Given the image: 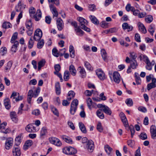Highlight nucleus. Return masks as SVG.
Masks as SVG:
<instances>
[{
	"instance_id": "obj_1",
	"label": "nucleus",
	"mask_w": 156,
	"mask_h": 156,
	"mask_svg": "<svg viewBox=\"0 0 156 156\" xmlns=\"http://www.w3.org/2000/svg\"><path fill=\"white\" fill-rule=\"evenodd\" d=\"M140 60L143 59L144 61L146 64V69L149 70L152 69V66L154 65L155 62L154 61L150 62L148 58L144 55H141L140 56Z\"/></svg>"
},
{
	"instance_id": "obj_2",
	"label": "nucleus",
	"mask_w": 156,
	"mask_h": 156,
	"mask_svg": "<svg viewBox=\"0 0 156 156\" xmlns=\"http://www.w3.org/2000/svg\"><path fill=\"white\" fill-rule=\"evenodd\" d=\"M77 20L79 22L80 27L82 29L88 32L90 31V29L86 26L88 22L86 19L82 17H78L77 18Z\"/></svg>"
},
{
	"instance_id": "obj_3",
	"label": "nucleus",
	"mask_w": 156,
	"mask_h": 156,
	"mask_svg": "<svg viewBox=\"0 0 156 156\" xmlns=\"http://www.w3.org/2000/svg\"><path fill=\"white\" fill-rule=\"evenodd\" d=\"M78 103V101L76 99H74L72 102L70 110V113L71 114L74 115V114L76 109Z\"/></svg>"
},
{
	"instance_id": "obj_4",
	"label": "nucleus",
	"mask_w": 156,
	"mask_h": 156,
	"mask_svg": "<svg viewBox=\"0 0 156 156\" xmlns=\"http://www.w3.org/2000/svg\"><path fill=\"white\" fill-rule=\"evenodd\" d=\"M42 36V33L41 30L39 29H38L35 31L34 36V39L36 41H39Z\"/></svg>"
},
{
	"instance_id": "obj_5",
	"label": "nucleus",
	"mask_w": 156,
	"mask_h": 156,
	"mask_svg": "<svg viewBox=\"0 0 156 156\" xmlns=\"http://www.w3.org/2000/svg\"><path fill=\"white\" fill-rule=\"evenodd\" d=\"M13 143V139L11 137L7 139L5 144V147L7 150H9L11 148Z\"/></svg>"
},
{
	"instance_id": "obj_6",
	"label": "nucleus",
	"mask_w": 156,
	"mask_h": 156,
	"mask_svg": "<svg viewBox=\"0 0 156 156\" xmlns=\"http://www.w3.org/2000/svg\"><path fill=\"white\" fill-rule=\"evenodd\" d=\"M50 143L57 146H60L62 145V143L59 139L57 138L52 137L49 138Z\"/></svg>"
},
{
	"instance_id": "obj_7",
	"label": "nucleus",
	"mask_w": 156,
	"mask_h": 156,
	"mask_svg": "<svg viewBox=\"0 0 156 156\" xmlns=\"http://www.w3.org/2000/svg\"><path fill=\"white\" fill-rule=\"evenodd\" d=\"M86 148L89 152H93L94 148V143L92 140H88L86 145Z\"/></svg>"
},
{
	"instance_id": "obj_8",
	"label": "nucleus",
	"mask_w": 156,
	"mask_h": 156,
	"mask_svg": "<svg viewBox=\"0 0 156 156\" xmlns=\"http://www.w3.org/2000/svg\"><path fill=\"white\" fill-rule=\"evenodd\" d=\"M96 73L100 80H103L105 79V74L101 69H97L96 70Z\"/></svg>"
},
{
	"instance_id": "obj_9",
	"label": "nucleus",
	"mask_w": 156,
	"mask_h": 156,
	"mask_svg": "<svg viewBox=\"0 0 156 156\" xmlns=\"http://www.w3.org/2000/svg\"><path fill=\"white\" fill-rule=\"evenodd\" d=\"M113 77L115 83H119L120 81V76L119 73L117 71L114 72L113 74Z\"/></svg>"
},
{
	"instance_id": "obj_10",
	"label": "nucleus",
	"mask_w": 156,
	"mask_h": 156,
	"mask_svg": "<svg viewBox=\"0 0 156 156\" xmlns=\"http://www.w3.org/2000/svg\"><path fill=\"white\" fill-rule=\"evenodd\" d=\"M156 79L155 78H152V82L148 83L147 85V90H150L151 89L153 88L156 87Z\"/></svg>"
},
{
	"instance_id": "obj_11",
	"label": "nucleus",
	"mask_w": 156,
	"mask_h": 156,
	"mask_svg": "<svg viewBox=\"0 0 156 156\" xmlns=\"http://www.w3.org/2000/svg\"><path fill=\"white\" fill-rule=\"evenodd\" d=\"M12 154L13 156H20L21 152L20 148L19 146L13 147L12 150Z\"/></svg>"
},
{
	"instance_id": "obj_12",
	"label": "nucleus",
	"mask_w": 156,
	"mask_h": 156,
	"mask_svg": "<svg viewBox=\"0 0 156 156\" xmlns=\"http://www.w3.org/2000/svg\"><path fill=\"white\" fill-rule=\"evenodd\" d=\"M25 7V5H24L21 1H19L17 5L16 6L15 9L16 12H20L23 11Z\"/></svg>"
},
{
	"instance_id": "obj_13",
	"label": "nucleus",
	"mask_w": 156,
	"mask_h": 156,
	"mask_svg": "<svg viewBox=\"0 0 156 156\" xmlns=\"http://www.w3.org/2000/svg\"><path fill=\"white\" fill-rule=\"evenodd\" d=\"M150 132L151 138L153 139H154L156 137V128L155 125H152L151 126Z\"/></svg>"
},
{
	"instance_id": "obj_14",
	"label": "nucleus",
	"mask_w": 156,
	"mask_h": 156,
	"mask_svg": "<svg viewBox=\"0 0 156 156\" xmlns=\"http://www.w3.org/2000/svg\"><path fill=\"white\" fill-rule=\"evenodd\" d=\"M26 130L28 132H35L36 131L35 127L32 124L28 125L25 127Z\"/></svg>"
},
{
	"instance_id": "obj_15",
	"label": "nucleus",
	"mask_w": 156,
	"mask_h": 156,
	"mask_svg": "<svg viewBox=\"0 0 156 156\" xmlns=\"http://www.w3.org/2000/svg\"><path fill=\"white\" fill-rule=\"evenodd\" d=\"M50 10L53 14V17H57L58 16V12L56 10V8L53 4H50L49 5Z\"/></svg>"
},
{
	"instance_id": "obj_16",
	"label": "nucleus",
	"mask_w": 156,
	"mask_h": 156,
	"mask_svg": "<svg viewBox=\"0 0 156 156\" xmlns=\"http://www.w3.org/2000/svg\"><path fill=\"white\" fill-rule=\"evenodd\" d=\"M122 27L124 30H127L128 32L132 31L133 28L132 26L128 24L127 23H123Z\"/></svg>"
},
{
	"instance_id": "obj_17",
	"label": "nucleus",
	"mask_w": 156,
	"mask_h": 156,
	"mask_svg": "<svg viewBox=\"0 0 156 156\" xmlns=\"http://www.w3.org/2000/svg\"><path fill=\"white\" fill-rule=\"evenodd\" d=\"M56 24L58 30L59 31L61 30L63 27V24L62 20L60 18H58L57 20Z\"/></svg>"
},
{
	"instance_id": "obj_18",
	"label": "nucleus",
	"mask_w": 156,
	"mask_h": 156,
	"mask_svg": "<svg viewBox=\"0 0 156 156\" xmlns=\"http://www.w3.org/2000/svg\"><path fill=\"white\" fill-rule=\"evenodd\" d=\"M7 125V123L5 122H3L0 125V132L5 133H8L9 130L7 129H5V127Z\"/></svg>"
},
{
	"instance_id": "obj_19",
	"label": "nucleus",
	"mask_w": 156,
	"mask_h": 156,
	"mask_svg": "<svg viewBox=\"0 0 156 156\" xmlns=\"http://www.w3.org/2000/svg\"><path fill=\"white\" fill-rule=\"evenodd\" d=\"M33 144V141L31 140H27L23 145V148L24 150H27Z\"/></svg>"
},
{
	"instance_id": "obj_20",
	"label": "nucleus",
	"mask_w": 156,
	"mask_h": 156,
	"mask_svg": "<svg viewBox=\"0 0 156 156\" xmlns=\"http://www.w3.org/2000/svg\"><path fill=\"white\" fill-rule=\"evenodd\" d=\"M4 104L5 108L7 109H9L11 107L10 100L8 98H5L4 100Z\"/></svg>"
},
{
	"instance_id": "obj_21",
	"label": "nucleus",
	"mask_w": 156,
	"mask_h": 156,
	"mask_svg": "<svg viewBox=\"0 0 156 156\" xmlns=\"http://www.w3.org/2000/svg\"><path fill=\"white\" fill-rule=\"evenodd\" d=\"M138 27L139 30L142 33L145 34L147 32L146 30L144 24L141 22H139L138 23Z\"/></svg>"
},
{
	"instance_id": "obj_22",
	"label": "nucleus",
	"mask_w": 156,
	"mask_h": 156,
	"mask_svg": "<svg viewBox=\"0 0 156 156\" xmlns=\"http://www.w3.org/2000/svg\"><path fill=\"white\" fill-rule=\"evenodd\" d=\"M41 12L40 9L37 10V13L34 16V18L36 21H38L41 17Z\"/></svg>"
},
{
	"instance_id": "obj_23",
	"label": "nucleus",
	"mask_w": 156,
	"mask_h": 156,
	"mask_svg": "<svg viewBox=\"0 0 156 156\" xmlns=\"http://www.w3.org/2000/svg\"><path fill=\"white\" fill-rule=\"evenodd\" d=\"M89 18L92 22L94 24L96 25L99 24V21L94 16L90 15V16Z\"/></svg>"
},
{
	"instance_id": "obj_24",
	"label": "nucleus",
	"mask_w": 156,
	"mask_h": 156,
	"mask_svg": "<svg viewBox=\"0 0 156 156\" xmlns=\"http://www.w3.org/2000/svg\"><path fill=\"white\" fill-rule=\"evenodd\" d=\"M47 133V129L45 127H43L41 129L40 133V136L41 138H44Z\"/></svg>"
},
{
	"instance_id": "obj_25",
	"label": "nucleus",
	"mask_w": 156,
	"mask_h": 156,
	"mask_svg": "<svg viewBox=\"0 0 156 156\" xmlns=\"http://www.w3.org/2000/svg\"><path fill=\"white\" fill-rule=\"evenodd\" d=\"M69 70L70 74L73 76H75L76 75V69L74 66L71 65L69 67Z\"/></svg>"
},
{
	"instance_id": "obj_26",
	"label": "nucleus",
	"mask_w": 156,
	"mask_h": 156,
	"mask_svg": "<svg viewBox=\"0 0 156 156\" xmlns=\"http://www.w3.org/2000/svg\"><path fill=\"white\" fill-rule=\"evenodd\" d=\"M10 117L12 120L15 122L17 121V116L16 112H12L10 113Z\"/></svg>"
},
{
	"instance_id": "obj_27",
	"label": "nucleus",
	"mask_w": 156,
	"mask_h": 156,
	"mask_svg": "<svg viewBox=\"0 0 156 156\" xmlns=\"http://www.w3.org/2000/svg\"><path fill=\"white\" fill-rule=\"evenodd\" d=\"M55 88L56 93L57 95H59L61 93V88L59 83L57 82L55 83Z\"/></svg>"
},
{
	"instance_id": "obj_28",
	"label": "nucleus",
	"mask_w": 156,
	"mask_h": 156,
	"mask_svg": "<svg viewBox=\"0 0 156 156\" xmlns=\"http://www.w3.org/2000/svg\"><path fill=\"white\" fill-rule=\"evenodd\" d=\"M13 43L14 44L11 48V51L14 52H16L17 50V48L19 45V42L17 41H16Z\"/></svg>"
},
{
	"instance_id": "obj_29",
	"label": "nucleus",
	"mask_w": 156,
	"mask_h": 156,
	"mask_svg": "<svg viewBox=\"0 0 156 156\" xmlns=\"http://www.w3.org/2000/svg\"><path fill=\"white\" fill-rule=\"evenodd\" d=\"M79 126L82 132L84 133H86L87 130L84 124L81 122H79Z\"/></svg>"
},
{
	"instance_id": "obj_30",
	"label": "nucleus",
	"mask_w": 156,
	"mask_h": 156,
	"mask_svg": "<svg viewBox=\"0 0 156 156\" xmlns=\"http://www.w3.org/2000/svg\"><path fill=\"white\" fill-rule=\"evenodd\" d=\"M78 70L79 71V72L82 78H84L86 76V72L84 68L80 67L78 68Z\"/></svg>"
},
{
	"instance_id": "obj_31",
	"label": "nucleus",
	"mask_w": 156,
	"mask_h": 156,
	"mask_svg": "<svg viewBox=\"0 0 156 156\" xmlns=\"http://www.w3.org/2000/svg\"><path fill=\"white\" fill-rule=\"evenodd\" d=\"M74 30L76 34L78 36H81L83 34L84 32L78 27L77 28H75Z\"/></svg>"
},
{
	"instance_id": "obj_32",
	"label": "nucleus",
	"mask_w": 156,
	"mask_h": 156,
	"mask_svg": "<svg viewBox=\"0 0 156 156\" xmlns=\"http://www.w3.org/2000/svg\"><path fill=\"white\" fill-rule=\"evenodd\" d=\"M102 110L101 109H99L96 112L97 115L98 117L101 119H103L104 118V115L102 112Z\"/></svg>"
},
{
	"instance_id": "obj_33",
	"label": "nucleus",
	"mask_w": 156,
	"mask_h": 156,
	"mask_svg": "<svg viewBox=\"0 0 156 156\" xmlns=\"http://www.w3.org/2000/svg\"><path fill=\"white\" fill-rule=\"evenodd\" d=\"M45 61L44 59H42L38 62V69L40 70L42 67L44 66L45 64Z\"/></svg>"
},
{
	"instance_id": "obj_34",
	"label": "nucleus",
	"mask_w": 156,
	"mask_h": 156,
	"mask_svg": "<svg viewBox=\"0 0 156 156\" xmlns=\"http://www.w3.org/2000/svg\"><path fill=\"white\" fill-rule=\"evenodd\" d=\"M102 110L105 113L109 115H111L112 111L108 106H105V108Z\"/></svg>"
},
{
	"instance_id": "obj_35",
	"label": "nucleus",
	"mask_w": 156,
	"mask_h": 156,
	"mask_svg": "<svg viewBox=\"0 0 156 156\" xmlns=\"http://www.w3.org/2000/svg\"><path fill=\"white\" fill-rule=\"evenodd\" d=\"M104 148L105 151L108 154H110L112 150V149L108 145H105Z\"/></svg>"
},
{
	"instance_id": "obj_36",
	"label": "nucleus",
	"mask_w": 156,
	"mask_h": 156,
	"mask_svg": "<svg viewBox=\"0 0 156 156\" xmlns=\"http://www.w3.org/2000/svg\"><path fill=\"white\" fill-rule=\"evenodd\" d=\"M145 22L147 23H150L153 20V17L151 15H148L145 16Z\"/></svg>"
},
{
	"instance_id": "obj_37",
	"label": "nucleus",
	"mask_w": 156,
	"mask_h": 156,
	"mask_svg": "<svg viewBox=\"0 0 156 156\" xmlns=\"http://www.w3.org/2000/svg\"><path fill=\"white\" fill-rule=\"evenodd\" d=\"M77 152V151L73 147L69 146V154H75Z\"/></svg>"
},
{
	"instance_id": "obj_38",
	"label": "nucleus",
	"mask_w": 156,
	"mask_h": 156,
	"mask_svg": "<svg viewBox=\"0 0 156 156\" xmlns=\"http://www.w3.org/2000/svg\"><path fill=\"white\" fill-rule=\"evenodd\" d=\"M138 64L136 61L135 60L132 61L131 62L130 66L133 69H135L136 68Z\"/></svg>"
},
{
	"instance_id": "obj_39",
	"label": "nucleus",
	"mask_w": 156,
	"mask_h": 156,
	"mask_svg": "<svg viewBox=\"0 0 156 156\" xmlns=\"http://www.w3.org/2000/svg\"><path fill=\"white\" fill-rule=\"evenodd\" d=\"M13 64V62L12 61H9L7 63L6 66L5 68V70L6 71V72L9 70Z\"/></svg>"
},
{
	"instance_id": "obj_40",
	"label": "nucleus",
	"mask_w": 156,
	"mask_h": 156,
	"mask_svg": "<svg viewBox=\"0 0 156 156\" xmlns=\"http://www.w3.org/2000/svg\"><path fill=\"white\" fill-rule=\"evenodd\" d=\"M21 136H17L15 140V144L16 146H18V145L20 144L21 142Z\"/></svg>"
},
{
	"instance_id": "obj_41",
	"label": "nucleus",
	"mask_w": 156,
	"mask_h": 156,
	"mask_svg": "<svg viewBox=\"0 0 156 156\" xmlns=\"http://www.w3.org/2000/svg\"><path fill=\"white\" fill-rule=\"evenodd\" d=\"M148 31L151 35H153L154 32V24H151L149 27Z\"/></svg>"
},
{
	"instance_id": "obj_42",
	"label": "nucleus",
	"mask_w": 156,
	"mask_h": 156,
	"mask_svg": "<svg viewBox=\"0 0 156 156\" xmlns=\"http://www.w3.org/2000/svg\"><path fill=\"white\" fill-rule=\"evenodd\" d=\"M48 1L49 5L50 4H55L57 6H58L59 5V0H48Z\"/></svg>"
},
{
	"instance_id": "obj_43",
	"label": "nucleus",
	"mask_w": 156,
	"mask_h": 156,
	"mask_svg": "<svg viewBox=\"0 0 156 156\" xmlns=\"http://www.w3.org/2000/svg\"><path fill=\"white\" fill-rule=\"evenodd\" d=\"M84 66L88 70L92 71L93 70V68L92 67L91 65L87 62H85Z\"/></svg>"
},
{
	"instance_id": "obj_44",
	"label": "nucleus",
	"mask_w": 156,
	"mask_h": 156,
	"mask_svg": "<svg viewBox=\"0 0 156 156\" xmlns=\"http://www.w3.org/2000/svg\"><path fill=\"white\" fill-rule=\"evenodd\" d=\"M11 24L8 22H5L2 25V27L3 28L7 29L11 27Z\"/></svg>"
},
{
	"instance_id": "obj_45",
	"label": "nucleus",
	"mask_w": 156,
	"mask_h": 156,
	"mask_svg": "<svg viewBox=\"0 0 156 156\" xmlns=\"http://www.w3.org/2000/svg\"><path fill=\"white\" fill-rule=\"evenodd\" d=\"M26 26L28 30L33 29L32 28V23L30 20H29L26 23Z\"/></svg>"
},
{
	"instance_id": "obj_46",
	"label": "nucleus",
	"mask_w": 156,
	"mask_h": 156,
	"mask_svg": "<svg viewBox=\"0 0 156 156\" xmlns=\"http://www.w3.org/2000/svg\"><path fill=\"white\" fill-rule=\"evenodd\" d=\"M40 88L39 87H38L34 91V93H33V97L35 98L37 97L40 93Z\"/></svg>"
},
{
	"instance_id": "obj_47",
	"label": "nucleus",
	"mask_w": 156,
	"mask_h": 156,
	"mask_svg": "<svg viewBox=\"0 0 156 156\" xmlns=\"http://www.w3.org/2000/svg\"><path fill=\"white\" fill-rule=\"evenodd\" d=\"M125 103L129 106H132L133 103V101L131 98L127 99L125 101Z\"/></svg>"
},
{
	"instance_id": "obj_48",
	"label": "nucleus",
	"mask_w": 156,
	"mask_h": 156,
	"mask_svg": "<svg viewBox=\"0 0 156 156\" xmlns=\"http://www.w3.org/2000/svg\"><path fill=\"white\" fill-rule=\"evenodd\" d=\"M44 44V41L43 39H41L40 42H38L37 44V48L41 49L43 46Z\"/></svg>"
},
{
	"instance_id": "obj_49",
	"label": "nucleus",
	"mask_w": 156,
	"mask_h": 156,
	"mask_svg": "<svg viewBox=\"0 0 156 156\" xmlns=\"http://www.w3.org/2000/svg\"><path fill=\"white\" fill-rule=\"evenodd\" d=\"M75 93L74 91L70 90L69 91V100L74 98Z\"/></svg>"
},
{
	"instance_id": "obj_50",
	"label": "nucleus",
	"mask_w": 156,
	"mask_h": 156,
	"mask_svg": "<svg viewBox=\"0 0 156 156\" xmlns=\"http://www.w3.org/2000/svg\"><path fill=\"white\" fill-rule=\"evenodd\" d=\"M108 23L106 22L105 21H102L101 22V26L104 28H107L108 27Z\"/></svg>"
},
{
	"instance_id": "obj_51",
	"label": "nucleus",
	"mask_w": 156,
	"mask_h": 156,
	"mask_svg": "<svg viewBox=\"0 0 156 156\" xmlns=\"http://www.w3.org/2000/svg\"><path fill=\"white\" fill-rule=\"evenodd\" d=\"M17 33L15 32L12 35L11 40V42L12 43H13L15 42V41L17 37Z\"/></svg>"
},
{
	"instance_id": "obj_52",
	"label": "nucleus",
	"mask_w": 156,
	"mask_h": 156,
	"mask_svg": "<svg viewBox=\"0 0 156 156\" xmlns=\"http://www.w3.org/2000/svg\"><path fill=\"white\" fill-rule=\"evenodd\" d=\"M122 122H123L125 127H127L128 126V123L127 119L126 116L123 118H121Z\"/></svg>"
},
{
	"instance_id": "obj_53",
	"label": "nucleus",
	"mask_w": 156,
	"mask_h": 156,
	"mask_svg": "<svg viewBox=\"0 0 156 156\" xmlns=\"http://www.w3.org/2000/svg\"><path fill=\"white\" fill-rule=\"evenodd\" d=\"M87 102L88 107L89 108H90L91 106L92 105L93 103L91 99L90 98H88L87 100Z\"/></svg>"
},
{
	"instance_id": "obj_54",
	"label": "nucleus",
	"mask_w": 156,
	"mask_h": 156,
	"mask_svg": "<svg viewBox=\"0 0 156 156\" xmlns=\"http://www.w3.org/2000/svg\"><path fill=\"white\" fill-rule=\"evenodd\" d=\"M140 139L143 140H145L147 138V134L145 133H141L140 135Z\"/></svg>"
},
{
	"instance_id": "obj_55",
	"label": "nucleus",
	"mask_w": 156,
	"mask_h": 156,
	"mask_svg": "<svg viewBox=\"0 0 156 156\" xmlns=\"http://www.w3.org/2000/svg\"><path fill=\"white\" fill-rule=\"evenodd\" d=\"M57 50L55 48H54L52 49V52L53 55L56 57H58L59 55V53H58Z\"/></svg>"
},
{
	"instance_id": "obj_56",
	"label": "nucleus",
	"mask_w": 156,
	"mask_h": 156,
	"mask_svg": "<svg viewBox=\"0 0 156 156\" xmlns=\"http://www.w3.org/2000/svg\"><path fill=\"white\" fill-rule=\"evenodd\" d=\"M118 30V29L116 27H114L109 29V31L110 33H112L116 32Z\"/></svg>"
},
{
	"instance_id": "obj_57",
	"label": "nucleus",
	"mask_w": 156,
	"mask_h": 156,
	"mask_svg": "<svg viewBox=\"0 0 156 156\" xmlns=\"http://www.w3.org/2000/svg\"><path fill=\"white\" fill-rule=\"evenodd\" d=\"M33 44L34 42L32 39V37H31L28 42V48L30 49L32 48Z\"/></svg>"
},
{
	"instance_id": "obj_58",
	"label": "nucleus",
	"mask_w": 156,
	"mask_h": 156,
	"mask_svg": "<svg viewBox=\"0 0 156 156\" xmlns=\"http://www.w3.org/2000/svg\"><path fill=\"white\" fill-rule=\"evenodd\" d=\"M138 110L143 112L145 113L147 112L146 108L144 107L140 106L138 108Z\"/></svg>"
},
{
	"instance_id": "obj_59",
	"label": "nucleus",
	"mask_w": 156,
	"mask_h": 156,
	"mask_svg": "<svg viewBox=\"0 0 156 156\" xmlns=\"http://www.w3.org/2000/svg\"><path fill=\"white\" fill-rule=\"evenodd\" d=\"M68 79V71H66L64 73V79L65 81H67Z\"/></svg>"
},
{
	"instance_id": "obj_60",
	"label": "nucleus",
	"mask_w": 156,
	"mask_h": 156,
	"mask_svg": "<svg viewBox=\"0 0 156 156\" xmlns=\"http://www.w3.org/2000/svg\"><path fill=\"white\" fill-rule=\"evenodd\" d=\"M36 11L35 9L33 7H31L29 9V12L30 15H34Z\"/></svg>"
},
{
	"instance_id": "obj_61",
	"label": "nucleus",
	"mask_w": 156,
	"mask_h": 156,
	"mask_svg": "<svg viewBox=\"0 0 156 156\" xmlns=\"http://www.w3.org/2000/svg\"><path fill=\"white\" fill-rule=\"evenodd\" d=\"M151 98L153 101H156V90L152 92Z\"/></svg>"
},
{
	"instance_id": "obj_62",
	"label": "nucleus",
	"mask_w": 156,
	"mask_h": 156,
	"mask_svg": "<svg viewBox=\"0 0 156 156\" xmlns=\"http://www.w3.org/2000/svg\"><path fill=\"white\" fill-rule=\"evenodd\" d=\"M97 129L99 132H102L103 131V128L101 126V124L100 123H98L97 124Z\"/></svg>"
},
{
	"instance_id": "obj_63",
	"label": "nucleus",
	"mask_w": 156,
	"mask_h": 156,
	"mask_svg": "<svg viewBox=\"0 0 156 156\" xmlns=\"http://www.w3.org/2000/svg\"><path fill=\"white\" fill-rule=\"evenodd\" d=\"M88 8L90 10L92 11H95L96 9L95 6L94 4L89 5Z\"/></svg>"
},
{
	"instance_id": "obj_64",
	"label": "nucleus",
	"mask_w": 156,
	"mask_h": 156,
	"mask_svg": "<svg viewBox=\"0 0 156 156\" xmlns=\"http://www.w3.org/2000/svg\"><path fill=\"white\" fill-rule=\"evenodd\" d=\"M140 149V147H139L138 149L135 152V156H141Z\"/></svg>"
}]
</instances>
